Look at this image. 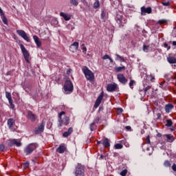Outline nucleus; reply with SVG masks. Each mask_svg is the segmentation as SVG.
<instances>
[{
    "instance_id": "obj_1",
    "label": "nucleus",
    "mask_w": 176,
    "mask_h": 176,
    "mask_svg": "<svg viewBox=\"0 0 176 176\" xmlns=\"http://www.w3.org/2000/svg\"><path fill=\"white\" fill-rule=\"evenodd\" d=\"M82 71L87 80H89V82H90L91 83H93V82H94V73H93L91 70H89V67L86 66L82 67Z\"/></svg>"
},
{
    "instance_id": "obj_2",
    "label": "nucleus",
    "mask_w": 176,
    "mask_h": 176,
    "mask_svg": "<svg viewBox=\"0 0 176 176\" xmlns=\"http://www.w3.org/2000/svg\"><path fill=\"white\" fill-rule=\"evenodd\" d=\"M64 93L65 94H71L74 91V85L69 80H67L64 84Z\"/></svg>"
},
{
    "instance_id": "obj_3",
    "label": "nucleus",
    "mask_w": 176,
    "mask_h": 176,
    "mask_svg": "<svg viewBox=\"0 0 176 176\" xmlns=\"http://www.w3.org/2000/svg\"><path fill=\"white\" fill-rule=\"evenodd\" d=\"M116 21L118 23L120 28H123L124 27V24H126L127 19L123 16V15L120 14H117L116 16Z\"/></svg>"
},
{
    "instance_id": "obj_4",
    "label": "nucleus",
    "mask_w": 176,
    "mask_h": 176,
    "mask_svg": "<svg viewBox=\"0 0 176 176\" xmlns=\"http://www.w3.org/2000/svg\"><path fill=\"white\" fill-rule=\"evenodd\" d=\"M36 148H38V144H36V143H32L25 147L24 152L27 155H31V153L34 152Z\"/></svg>"
},
{
    "instance_id": "obj_5",
    "label": "nucleus",
    "mask_w": 176,
    "mask_h": 176,
    "mask_svg": "<svg viewBox=\"0 0 176 176\" xmlns=\"http://www.w3.org/2000/svg\"><path fill=\"white\" fill-rule=\"evenodd\" d=\"M75 175L85 176V166L80 164H78L77 166L76 167Z\"/></svg>"
},
{
    "instance_id": "obj_6",
    "label": "nucleus",
    "mask_w": 176,
    "mask_h": 176,
    "mask_svg": "<svg viewBox=\"0 0 176 176\" xmlns=\"http://www.w3.org/2000/svg\"><path fill=\"white\" fill-rule=\"evenodd\" d=\"M20 47H21V50L23 53V56L26 61V63H30V52H28V50H27V49H25V47H24V45L23 44H20L19 45Z\"/></svg>"
},
{
    "instance_id": "obj_7",
    "label": "nucleus",
    "mask_w": 176,
    "mask_h": 176,
    "mask_svg": "<svg viewBox=\"0 0 176 176\" xmlns=\"http://www.w3.org/2000/svg\"><path fill=\"white\" fill-rule=\"evenodd\" d=\"M45 121H42L41 123L39 124V125L34 129V133L35 134H41V133H43L45 131Z\"/></svg>"
},
{
    "instance_id": "obj_8",
    "label": "nucleus",
    "mask_w": 176,
    "mask_h": 176,
    "mask_svg": "<svg viewBox=\"0 0 176 176\" xmlns=\"http://www.w3.org/2000/svg\"><path fill=\"white\" fill-rule=\"evenodd\" d=\"M107 91H110V93H113V91H119V87H118V84L113 83L109 84L107 86Z\"/></svg>"
},
{
    "instance_id": "obj_9",
    "label": "nucleus",
    "mask_w": 176,
    "mask_h": 176,
    "mask_svg": "<svg viewBox=\"0 0 176 176\" xmlns=\"http://www.w3.org/2000/svg\"><path fill=\"white\" fill-rule=\"evenodd\" d=\"M16 34H18V35L19 36L23 38V39H24V41H26V42H30V37L28 36V35L27 34V33H25V32L24 30H17Z\"/></svg>"
},
{
    "instance_id": "obj_10",
    "label": "nucleus",
    "mask_w": 176,
    "mask_h": 176,
    "mask_svg": "<svg viewBox=\"0 0 176 176\" xmlns=\"http://www.w3.org/2000/svg\"><path fill=\"white\" fill-rule=\"evenodd\" d=\"M151 14L152 13V8L148 7L145 8V6H143L141 8V14L142 16H145L146 14Z\"/></svg>"
},
{
    "instance_id": "obj_11",
    "label": "nucleus",
    "mask_w": 176,
    "mask_h": 176,
    "mask_svg": "<svg viewBox=\"0 0 176 176\" xmlns=\"http://www.w3.org/2000/svg\"><path fill=\"white\" fill-rule=\"evenodd\" d=\"M102 98H104V91H102L100 96L96 99L94 104V108H98V107H100V104H101V101H102Z\"/></svg>"
},
{
    "instance_id": "obj_12",
    "label": "nucleus",
    "mask_w": 176,
    "mask_h": 176,
    "mask_svg": "<svg viewBox=\"0 0 176 176\" xmlns=\"http://www.w3.org/2000/svg\"><path fill=\"white\" fill-rule=\"evenodd\" d=\"M9 144L10 146H13V145H16V146H21L22 144L20 140H17L16 139H10L9 140Z\"/></svg>"
},
{
    "instance_id": "obj_13",
    "label": "nucleus",
    "mask_w": 176,
    "mask_h": 176,
    "mask_svg": "<svg viewBox=\"0 0 176 176\" xmlns=\"http://www.w3.org/2000/svg\"><path fill=\"white\" fill-rule=\"evenodd\" d=\"M118 81L122 83V85H126V83H127V82H129V80H127V78H126V77H124V75L120 74L118 75Z\"/></svg>"
},
{
    "instance_id": "obj_14",
    "label": "nucleus",
    "mask_w": 176,
    "mask_h": 176,
    "mask_svg": "<svg viewBox=\"0 0 176 176\" xmlns=\"http://www.w3.org/2000/svg\"><path fill=\"white\" fill-rule=\"evenodd\" d=\"M79 49V43L78 42H74L73 43L71 46L69 47V50L70 52H76Z\"/></svg>"
},
{
    "instance_id": "obj_15",
    "label": "nucleus",
    "mask_w": 176,
    "mask_h": 176,
    "mask_svg": "<svg viewBox=\"0 0 176 176\" xmlns=\"http://www.w3.org/2000/svg\"><path fill=\"white\" fill-rule=\"evenodd\" d=\"M27 118L31 122H35V120H36V116L34 114L32 111L28 112Z\"/></svg>"
},
{
    "instance_id": "obj_16",
    "label": "nucleus",
    "mask_w": 176,
    "mask_h": 176,
    "mask_svg": "<svg viewBox=\"0 0 176 176\" xmlns=\"http://www.w3.org/2000/svg\"><path fill=\"white\" fill-rule=\"evenodd\" d=\"M63 115H65V111H61L58 115V127H61L64 123L63 120L61 119V116H63Z\"/></svg>"
},
{
    "instance_id": "obj_17",
    "label": "nucleus",
    "mask_w": 176,
    "mask_h": 176,
    "mask_svg": "<svg viewBox=\"0 0 176 176\" xmlns=\"http://www.w3.org/2000/svg\"><path fill=\"white\" fill-rule=\"evenodd\" d=\"M33 39L37 47H41V46H42V42H41V40H39V37H38V36L36 35L33 36Z\"/></svg>"
},
{
    "instance_id": "obj_18",
    "label": "nucleus",
    "mask_w": 176,
    "mask_h": 176,
    "mask_svg": "<svg viewBox=\"0 0 176 176\" xmlns=\"http://www.w3.org/2000/svg\"><path fill=\"white\" fill-rule=\"evenodd\" d=\"M60 16L63 17V19L65 21H69V20H71V15L67 14L64 13V12H60Z\"/></svg>"
},
{
    "instance_id": "obj_19",
    "label": "nucleus",
    "mask_w": 176,
    "mask_h": 176,
    "mask_svg": "<svg viewBox=\"0 0 176 176\" xmlns=\"http://www.w3.org/2000/svg\"><path fill=\"white\" fill-rule=\"evenodd\" d=\"M14 122H15V121L13 118H10L8 120L7 124H8L10 130H12L13 125L14 124Z\"/></svg>"
},
{
    "instance_id": "obj_20",
    "label": "nucleus",
    "mask_w": 176,
    "mask_h": 176,
    "mask_svg": "<svg viewBox=\"0 0 176 176\" xmlns=\"http://www.w3.org/2000/svg\"><path fill=\"white\" fill-rule=\"evenodd\" d=\"M74 131V129H72V127L69 128L67 131H65L63 133V137H64L65 138H67V137H69L70 134H72Z\"/></svg>"
},
{
    "instance_id": "obj_21",
    "label": "nucleus",
    "mask_w": 176,
    "mask_h": 176,
    "mask_svg": "<svg viewBox=\"0 0 176 176\" xmlns=\"http://www.w3.org/2000/svg\"><path fill=\"white\" fill-rule=\"evenodd\" d=\"M102 144L103 145L104 148H109L111 146V144L109 143V140H108V138H105L104 140H102Z\"/></svg>"
},
{
    "instance_id": "obj_22",
    "label": "nucleus",
    "mask_w": 176,
    "mask_h": 176,
    "mask_svg": "<svg viewBox=\"0 0 176 176\" xmlns=\"http://www.w3.org/2000/svg\"><path fill=\"white\" fill-rule=\"evenodd\" d=\"M167 61L169 64H176V58L174 56H168L167 58Z\"/></svg>"
},
{
    "instance_id": "obj_23",
    "label": "nucleus",
    "mask_w": 176,
    "mask_h": 176,
    "mask_svg": "<svg viewBox=\"0 0 176 176\" xmlns=\"http://www.w3.org/2000/svg\"><path fill=\"white\" fill-rule=\"evenodd\" d=\"M65 149H67V147H65V146L60 145L59 147L57 148V152H58V153H64V152H65Z\"/></svg>"
},
{
    "instance_id": "obj_24",
    "label": "nucleus",
    "mask_w": 176,
    "mask_h": 176,
    "mask_svg": "<svg viewBox=\"0 0 176 176\" xmlns=\"http://www.w3.org/2000/svg\"><path fill=\"white\" fill-rule=\"evenodd\" d=\"M151 89H152V85L151 84H146L144 85V91L145 93V94H146V93L148 92V90H151Z\"/></svg>"
},
{
    "instance_id": "obj_25",
    "label": "nucleus",
    "mask_w": 176,
    "mask_h": 176,
    "mask_svg": "<svg viewBox=\"0 0 176 176\" xmlns=\"http://www.w3.org/2000/svg\"><path fill=\"white\" fill-rule=\"evenodd\" d=\"M172 109H174L173 104L169 103L165 105V111H172Z\"/></svg>"
},
{
    "instance_id": "obj_26",
    "label": "nucleus",
    "mask_w": 176,
    "mask_h": 176,
    "mask_svg": "<svg viewBox=\"0 0 176 176\" xmlns=\"http://www.w3.org/2000/svg\"><path fill=\"white\" fill-rule=\"evenodd\" d=\"M116 60H120V61H121L122 63H126V60L124 59V57L120 56V55H119L118 54H116Z\"/></svg>"
},
{
    "instance_id": "obj_27",
    "label": "nucleus",
    "mask_w": 176,
    "mask_h": 176,
    "mask_svg": "<svg viewBox=\"0 0 176 176\" xmlns=\"http://www.w3.org/2000/svg\"><path fill=\"white\" fill-rule=\"evenodd\" d=\"M166 137L168 140V142H173V141L175 140L174 136L171 135L170 134L166 135Z\"/></svg>"
},
{
    "instance_id": "obj_28",
    "label": "nucleus",
    "mask_w": 176,
    "mask_h": 176,
    "mask_svg": "<svg viewBox=\"0 0 176 176\" xmlns=\"http://www.w3.org/2000/svg\"><path fill=\"white\" fill-rule=\"evenodd\" d=\"M6 98H8L9 102H12V101H13V100L12 99V94H10V93L6 91Z\"/></svg>"
},
{
    "instance_id": "obj_29",
    "label": "nucleus",
    "mask_w": 176,
    "mask_h": 176,
    "mask_svg": "<svg viewBox=\"0 0 176 176\" xmlns=\"http://www.w3.org/2000/svg\"><path fill=\"white\" fill-rule=\"evenodd\" d=\"M63 124H65V126H68V124H69V117H65L63 120Z\"/></svg>"
},
{
    "instance_id": "obj_30",
    "label": "nucleus",
    "mask_w": 176,
    "mask_h": 176,
    "mask_svg": "<svg viewBox=\"0 0 176 176\" xmlns=\"http://www.w3.org/2000/svg\"><path fill=\"white\" fill-rule=\"evenodd\" d=\"M116 72H120L122 71H124L126 69V67L122 66V67H117L115 68Z\"/></svg>"
},
{
    "instance_id": "obj_31",
    "label": "nucleus",
    "mask_w": 176,
    "mask_h": 176,
    "mask_svg": "<svg viewBox=\"0 0 176 176\" xmlns=\"http://www.w3.org/2000/svg\"><path fill=\"white\" fill-rule=\"evenodd\" d=\"M100 8V1L96 0L94 3V9H98Z\"/></svg>"
},
{
    "instance_id": "obj_32",
    "label": "nucleus",
    "mask_w": 176,
    "mask_h": 176,
    "mask_svg": "<svg viewBox=\"0 0 176 176\" xmlns=\"http://www.w3.org/2000/svg\"><path fill=\"white\" fill-rule=\"evenodd\" d=\"M70 3H72L73 6H78V5H79V0H70Z\"/></svg>"
},
{
    "instance_id": "obj_33",
    "label": "nucleus",
    "mask_w": 176,
    "mask_h": 176,
    "mask_svg": "<svg viewBox=\"0 0 176 176\" xmlns=\"http://www.w3.org/2000/svg\"><path fill=\"white\" fill-rule=\"evenodd\" d=\"M154 118L155 120H160V118H162V114L160 113H154Z\"/></svg>"
},
{
    "instance_id": "obj_34",
    "label": "nucleus",
    "mask_w": 176,
    "mask_h": 176,
    "mask_svg": "<svg viewBox=\"0 0 176 176\" xmlns=\"http://www.w3.org/2000/svg\"><path fill=\"white\" fill-rule=\"evenodd\" d=\"M116 149H122L123 148V144L117 143L114 145Z\"/></svg>"
},
{
    "instance_id": "obj_35",
    "label": "nucleus",
    "mask_w": 176,
    "mask_h": 176,
    "mask_svg": "<svg viewBox=\"0 0 176 176\" xmlns=\"http://www.w3.org/2000/svg\"><path fill=\"white\" fill-rule=\"evenodd\" d=\"M164 167H171V163H170V161L165 160L164 162Z\"/></svg>"
},
{
    "instance_id": "obj_36",
    "label": "nucleus",
    "mask_w": 176,
    "mask_h": 176,
    "mask_svg": "<svg viewBox=\"0 0 176 176\" xmlns=\"http://www.w3.org/2000/svg\"><path fill=\"white\" fill-rule=\"evenodd\" d=\"M166 126V127H171L173 126V121L171 120H167Z\"/></svg>"
},
{
    "instance_id": "obj_37",
    "label": "nucleus",
    "mask_w": 176,
    "mask_h": 176,
    "mask_svg": "<svg viewBox=\"0 0 176 176\" xmlns=\"http://www.w3.org/2000/svg\"><path fill=\"white\" fill-rule=\"evenodd\" d=\"M89 127H90L91 131H94V130H96V124H94V122L91 123Z\"/></svg>"
},
{
    "instance_id": "obj_38",
    "label": "nucleus",
    "mask_w": 176,
    "mask_h": 176,
    "mask_svg": "<svg viewBox=\"0 0 176 176\" xmlns=\"http://www.w3.org/2000/svg\"><path fill=\"white\" fill-rule=\"evenodd\" d=\"M166 23H167V20L161 19V20L158 21L157 24H160V25H162L163 24H166Z\"/></svg>"
},
{
    "instance_id": "obj_39",
    "label": "nucleus",
    "mask_w": 176,
    "mask_h": 176,
    "mask_svg": "<svg viewBox=\"0 0 176 176\" xmlns=\"http://www.w3.org/2000/svg\"><path fill=\"white\" fill-rule=\"evenodd\" d=\"M161 3L163 6H170V5H171L170 1H162Z\"/></svg>"
},
{
    "instance_id": "obj_40",
    "label": "nucleus",
    "mask_w": 176,
    "mask_h": 176,
    "mask_svg": "<svg viewBox=\"0 0 176 176\" xmlns=\"http://www.w3.org/2000/svg\"><path fill=\"white\" fill-rule=\"evenodd\" d=\"M81 49L82 50V53H86V52H87V48H86V47L85 46V43H82L81 45Z\"/></svg>"
},
{
    "instance_id": "obj_41",
    "label": "nucleus",
    "mask_w": 176,
    "mask_h": 176,
    "mask_svg": "<svg viewBox=\"0 0 176 176\" xmlns=\"http://www.w3.org/2000/svg\"><path fill=\"white\" fill-rule=\"evenodd\" d=\"M164 85H166V80L162 81L160 84V87H161V89H166V86H164Z\"/></svg>"
},
{
    "instance_id": "obj_42",
    "label": "nucleus",
    "mask_w": 176,
    "mask_h": 176,
    "mask_svg": "<svg viewBox=\"0 0 176 176\" xmlns=\"http://www.w3.org/2000/svg\"><path fill=\"white\" fill-rule=\"evenodd\" d=\"M1 19L3 23H4L5 24H8V19H6V16H5V15L1 16Z\"/></svg>"
},
{
    "instance_id": "obj_43",
    "label": "nucleus",
    "mask_w": 176,
    "mask_h": 176,
    "mask_svg": "<svg viewBox=\"0 0 176 176\" xmlns=\"http://www.w3.org/2000/svg\"><path fill=\"white\" fill-rule=\"evenodd\" d=\"M148 50H149V45H143V51L147 53Z\"/></svg>"
},
{
    "instance_id": "obj_44",
    "label": "nucleus",
    "mask_w": 176,
    "mask_h": 176,
    "mask_svg": "<svg viewBox=\"0 0 176 176\" xmlns=\"http://www.w3.org/2000/svg\"><path fill=\"white\" fill-rule=\"evenodd\" d=\"M134 83H135V81L134 80H131L129 82V87L133 89V86H134Z\"/></svg>"
},
{
    "instance_id": "obj_45",
    "label": "nucleus",
    "mask_w": 176,
    "mask_h": 176,
    "mask_svg": "<svg viewBox=\"0 0 176 176\" xmlns=\"http://www.w3.org/2000/svg\"><path fill=\"white\" fill-rule=\"evenodd\" d=\"M120 175L121 176H126L127 175V170H123L122 171H121L120 173Z\"/></svg>"
},
{
    "instance_id": "obj_46",
    "label": "nucleus",
    "mask_w": 176,
    "mask_h": 176,
    "mask_svg": "<svg viewBox=\"0 0 176 176\" xmlns=\"http://www.w3.org/2000/svg\"><path fill=\"white\" fill-rule=\"evenodd\" d=\"M110 57L111 56H109V55L106 54V55L103 56L102 58V60H109Z\"/></svg>"
},
{
    "instance_id": "obj_47",
    "label": "nucleus",
    "mask_w": 176,
    "mask_h": 176,
    "mask_svg": "<svg viewBox=\"0 0 176 176\" xmlns=\"http://www.w3.org/2000/svg\"><path fill=\"white\" fill-rule=\"evenodd\" d=\"M164 47L167 48V50H170V49H171V47L168 46V44H167L166 43H164Z\"/></svg>"
},
{
    "instance_id": "obj_48",
    "label": "nucleus",
    "mask_w": 176,
    "mask_h": 176,
    "mask_svg": "<svg viewBox=\"0 0 176 176\" xmlns=\"http://www.w3.org/2000/svg\"><path fill=\"white\" fill-rule=\"evenodd\" d=\"M4 149H5V145L0 144V152H3Z\"/></svg>"
},
{
    "instance_id": "obj_49",
    "label": "nucleus",
    "mask_w": 176,
    "mask_h": 176,
    "mask_svg": "<svg viewBox=\"0 0 176 176\" xmlns=\"http://www.w3.org/2000/svg\"><path fill=\"white\" fill-rule=\"evenodd\" d=\"M98 122H100V118H96L94 120L93 123L95 124H97V123H98Z\"/></svg>"
},
{
    "instance_id": "obj_50",
    "label": "nucleus",
    "mask_w": 176,
    "mask_h": 176,
    "mask_svg": "<svg viewBox=\"0 0 176 176\" xmlns=\"http://www.w3.org/2000/svg\"><path fill=\"white\" fill-rule=\"evenodd\" d=\"M0 16L1 17L5 16V13H3V10H2V8L0 7Z\"/></svg>"
},
{
    "instance_id": "obj_51",
    "label": "nucleus",
    "mask_w": 176,
    "mask_h": 176,
    "mask_svg": "<svg viewBox=\"0 0 176 176\" xmlns=\"http://www.w3.org/2000/svg\"><path fill=\"white\" fill-rule=\"evenodd\" d=\"M105 16H107V14L105 13V12L102 11L101 19H104L105 17Z\"/></svg>"
},
{
    "instance_id": "obj_52",
    "label": "nucleus",
    "mask_w": 176,
    "mask_h": 176,
    "mask_svg": "<svg viewBox=\"0 0 176 176\" xmlns=\"http://www.w3.org/2000/svg\"><path fill=\"white\" fill-rule=\"evenodd\" d=\"M9 104L11 107V109H14V104H13V100H11V102H9Z\"/></svg>"
},
{
    "instance_id": "obj_53",
    "label": "nucleus",
    "mask_w": 176,
    "mask_h": 176,
    "mask_svg": "<svg viewBox=\"0 0 176 176\" xmlns=\"http://www.w3.org/2000/svg\"><path fill=\"white\" fill-rule=\"evenodd\" d=\"M146 142L147 144H151V138H149V135L146 137Z\"/></svg>"
},
{
    "instance_id": "obj_54",
    "label": "nucleus",
    "mask_w": 176,
    "mask_h": 176,
    "mask_svg": "<svg viewBox=\"0 0 176 176\" xmlns=\"http://www.w3.org/2000/svg\"><path fill=\"white\" fill-rule=\"evenodd\" d=\"M172 170L173 171H176V164H173V166H172Z\"/></svg>"
},
{
    "instance_id": "obj_55",
    "label": "nucleus",
    "mask_w": 176,
    "mask_h": 176,
    "mask_svg": "<svg viewBox=\"0 0 176 176\" xmlns=\"http://www.w3.org/2000/svg\"><path fill=\"white\" fill-rule=\"evenodd\" d=\"M150 76H151V82H154V80H155V76H153V75H152V74H151L150 75Z\"/></svg>"
},
{
    "instance_id": "obj_56",
    "label": "nucleus",
    "mask_w": 176,
    "mask_h": 176,
    "mask_svg": "<svg viewBox=\"0 0 176 176\" xmlns=\"http://www.w3.org/2000/svg\"><path fill=\"white\" fill-rule=\"evenodd\" d=\"M60 109H63L64 111L68 109V107H66L65 106L60 107Z\"/></svg>"
},
{
    "instance_id": "obj_57",
    "label": "nucleus",
    "mask_w": 176,
    "mask_h": 176,
    "mask_svg": "<svg viewBox=\"0 0 176 176\" xmlns=\"http://www.w3.org/2000/svg\"><path fill=\"white\" fill-rule=\"evenodd\" d=\"M71 71H72L71 69H67V72H66L67 74L69 75L71 74Z\"/></svg>"
},
{
    "instance_id": "obj_58",
    "label": "nucleus",
    "mask_w": 176,
    "mask_h": 176,
    "mask_svg": "<svg viewBox=\"0 0 176 176\" xmlns=\"http://www.w3.org/2000/svg\"><path fill=\"white\" fill-rule=\"evenodd\" d=\"M24 167H25L26 168H27L28 167H30V164H29V163H25V164H24Z\"/></svg>"
},
{
    "instance_id": "obj_59",
    "label": "nucleus",
    "mask_w": 176,
    "mask_h": 176,
    "mask_svg": "<svg viewBox=\"0 0 176 176\" xmlns=\"http://www.w3.org/2000/svg\"><path fill=\"white\" fill-rule=\"evenodd\" d=\"M109 61H110V63H111V64H113V59H112V58H109Z\"/></svg>"
},
{
    "instance_id": "obj_60",
    "label": "nucleus",
    "mask_w": 176,
    "mask_h": 176,
    "mask_svg": "<svg viewBox=\"0 0 176 176\" xmlns=\"http://www.w3.org/2000/svg\"><path fill=\"white\" fill-rule=\"evenodd\" d=\"M125 129H126V130H131V126H126L125 127Z\"/></svg>"
},
{
    "instance_id": "obj_61",
    "label": "nucleus",
    "mask_w": 176,
    "mask_h": 176,
    "mask_svg": "<svg viewBox=\"0 0 176 176\" xmlns=\"http://www.w3.org/2000/svg\"><path fill=\"white\" fill-rule=\"evenodd\" d=\"M124 145L126 148H129L130 146V144H129V143H125Z\"/></svg>"
},
{
    "instance_id": "obj_62",
    "label": "nucleus",
    "mask_w": 176,
    "mask_h": 176,
    "mask_svg": "<svg viewBox=\"0 0 176 176\" xmlns=\"http://www.w3.org/2000/svg\"><path fill=\"white\" fill-rule=\"evenodd\" d=\"M116 110L117 111H123V109H122V108H117Z\"/></svg>"
},
{
    "instance_id": "obj_63",
    "label": "nucleus",
    "mask_w": 176,
    "mask_h": 176,
    "mask_svg": "<svg viewBox=\"0 0 176 176\" xmlns=\"http://www.w3.org/2000/svg\"><path fill=\"white\" fill-rule=\"evenodd\" d=\"M173 46H176V41H173Z\"/></svg>"
},
{
    "instance_id": "obj_64",
    "label": "nucleus",
    "mask_w": 176,
    "mask_h": 176,
    "mask_svg": "<svg viewBox=\"0 0 176 176\" xmlns=\"http://www.w3.org/2000/svg\"><path fill=\"white\" fill-rule=\"evenodd\" d=\"M157 137H162L161 133H157Z\"/></svg>"
}]
</instances>
